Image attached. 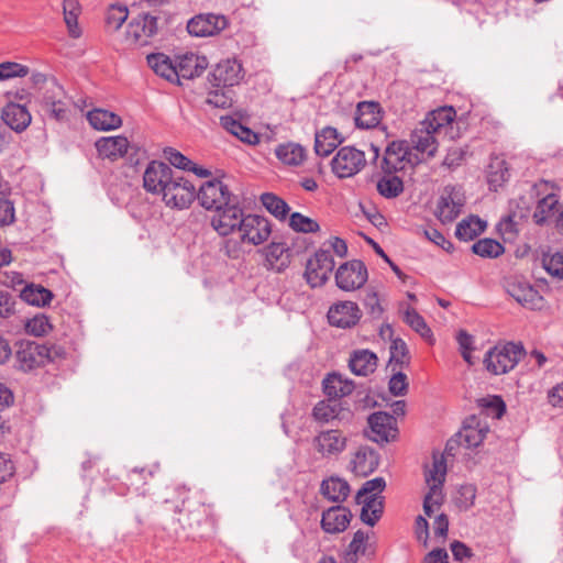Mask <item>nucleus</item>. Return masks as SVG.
<instances>
[{
	"label": "nucleus",
	"mask_w": 563,
	"mask_h": 563,
	"mask_svg": "<svg viewBox=\"0 0 563 563\" xmlns=\"http://www.w3.org/2000/svg\"><path fill=\"white\" fill-rule=\"evenodd\" d=\"M277 158L286 165L298 166L306 158V150L297 143H286L277 146Z\"/></svg>",
	"instance_id": "58836bf2"
},
{
	"label": "nucleus",
	"mask_w": 563,
	"mask_h": 563,
	"mask_svg": "<svg viewBox=\"0 0 563 563\" xmlns=\"http://www.w3.org/2000/svg\"><path fill=\"white\" fill-rule=\"evenodd\" d=\"M509 172L505 159L494 157L490 161L487 173V180L494 190H497L504 183L508 180Z\"/></svg>",
	"instance_id": "c03bdc74"
},
{
	"label": "nucleus",
	"mask_w": 563,
	"mask_h": 563,
	"mask_svg": "<svg viewBox=\"0 0 563 563\" xmlns=\"http://www.w3.org/2000/svg\"><path fill=\"white\" fill-rule=\"evenodd\" d=\"M465 196L461 187L445 186L437 203L435 216L442 223L453 222L462 212Z\"/></svg>",
	"instance_id": "f8f14e48"
},
{
	"label": "nucleus",
	"mask_w": 563,
	"mask_h": 563,
	"mask_svg": "<svg viewBox=\"0 0 563 563\" xmlns=\"http://www.w3.org/2000/svg\"><path fill=\"white\" fill-rule=\"evenodd\" d=\"M262 205L265 209L278 220H286L289 207L285 200L274 194L266 192L261 196Z\"/></svg>",
	"instance_id": "a18cd8bd"
},
{
	"label": "nucleus",
	"mask_w": 563,
	"mask_h": 563,
	"mask_svg": "<svg viewBox=\"0 0 563 563\" xmlns=\"http://www.w3.org/2000/svg\"><path fill=\"white\" fill-rule=\"evenodd\" d=\"M386 486L383 477H375L364 483L363 487L356 494V503L362 504L363 499L369 496H377Z\"/></svg>",
	"instance_id": "bf43d9fd"
},
{
	"label": "nucleus",
	"mask_w": 563,
	"mask_h": 563,
	"mask_svg": "<svg viewBox=\"0 0 563 563\" xmlns=\"http://www.w3.org/2000/svg\"><path fill=\"white\" fill-rule=\"evenodd\" d=\"M354 387L353 380L338 373L329 374L323 380V391L333 400L352 394Z\"/></svg>",
	"instance_id": "7c9ffc66"
},
{
	"label": "nucleus",
	"mask_w": 563,
	"mask_h": 563,
	"mask_svg": "<svg viewBox=\"0 0 563 563\" xmlns=\"http://www.w3.org/2000/svg\"><path fill=\"white\" fill-rule=\"evenodd\" d=\"M288 224L295 232L300 233H316L320 230V225L314 219L303 216L300 212L291 213Z\"/></svg>",
	"instance_id": "09e8293b"
},
{
	"label": "nucleus",
	"mask_w": 563,
	"mask_h": 563,
	"mask_svg": "<svg viewBox=\"0 0 563 563\" xmlns=\"http://www.w3.org/2000/svg\"><path fill=\"white\" fill-rule=\"evenodd\" d=\"M207 102L217 108H229L233 102L231 88H217L208 93Z\"/></svg>",
	"instance_id": "6e6d98bb"
},
{
	"label": "nucleus",
	"mask_w": 563,
	"mask_h": 563,
	"mask_svg": "<svg viewBox=\"0 0 563 563\" xmlns=\"http://www.w3.org/2000/svg\"><path fill=\"white\" fill-rule=\"evenodd\" d=\"M29 74V68L14 62H4L0 64V80L14 77H24Z\"/></svg>",
	"instance_id": "e2e57ef3"
},
{
	"label": "nucleus",
	"mask_w": 563,
	"mask_h": 563,
	"mask_svg": "<svg viewBox=\"0 0 563 563\" xmlns=\"http://www.w3.org/2000/svg\"><path fill=\"white\" fill-rule=\"evenodd\" d=\"M362 317L357 303L353 301H340L332 305L328 311L330 324L338 328H351L355 325Z\"/></svg>",
	"instance_id": "412c9836"
},
{
	"label": "nucleus",
	"mask_w": 563,
	"mask_h": 563,
	"mask_svg": "<svg viewBox=\"0 0 563 563\" xmlns=\"http://www.w3.org/2000/svg\"><path fill=\"white\" fill-rule=\"evenodd\" d=\"M265 265L277 273L284 272L290 264L291 254L284 243L272 242L264 249Z\"/></svg>",
	"instance_id": "a878e982"
},
{
	"label": "nucleus",
	"mask_w": 563,
	"mask_h": 563,
	"mask_svg": "<svg viewBox=\"0 0 563 563\" xmlns=\"http://www.w3.org/2000/svg\"><path fill=\"white\" fill-rule=\"evenodd\" d=\"M87 119L93 129L100 131L114 130L120 128L122 124V120L118 114L103 109H93L89 111Z\"/></svg>",
	"instance_id": "e433bc0d"
},
{
	"label": "nucleus",
	"mask_w": 563,
	"mask_h": 563,
	"mask_svg": "<svg viewBox=\"0 0 563 563\" xmlns=\"http://www.w3.org/2000/svg\"><path fill=\"white\" fill-rule=\"evenodd\" d=\"M352 517V512L346 507H330L322 512L321 528L327 533H341L346 530Z\"/></svg>",
	"instance_id": "4be33fe9"
},
{
	"label": "nucleus",
	"mask_w": 563,
	"mask_h": 563,
	"mask_svg": "<svg viewBox=\"0 0 563 563\" xmlns=\"http://www.w3.org/2000/svg\"><path fill=\"white\" fill-rule=\"evenodd\" d=\"M472 250L482 257H497L504 253V246L493 239H483L473 244Z\"/></svg>",
	"instance_id": "603ef678"
},
{
	"label": "nucleus",
	"mask_w": 563,
	"mask_h": 563,
	"mask_svg": "<svg viewBox=\"0 0 563 563\" xmlns=\"http://www.w3.org/2000/svg\"><path fill=\"white\" fill-rule=\"evenodd\" d=\"M558 202L559 201L554 195H548L547 197L542 198L538 202L533 212V220L536 223L543 224L552 216H554Z\"/></svg>",
	"instance_id": "de8ad7c7"
},
{
	"label": "nucleus",
	"mask_w": 563,
	"mask_h": 563,
	"mask_svg": "<svg viewBox=\"0 0 563 563\" xmlns=\"http://www.w3.org/2000/svg\"><path fill=\"white\" fill-rule=\"evenodd\" d=\"M320 492L329 501L343 503L350 495L351 489L345 479L331 476L322 481Z\"/></svg>",
	"instance_id": "2f4dec72"
},
{
	"label": "nucleus",
	"mask_w": 563,
	"mask_h": 563,
	"mask_svg": "<svg viewBox=\"0 0 563 563\" xmlns=\"http://www.w3.org/2000/svg\"><path fill=\"white\" fill-rule=\"evenodd\" d=\"M361 520L368 525L374 526L383 515L384 503L380 496H369L363 499Z\"/></svg>",
	"instance_id": "ea45409f"
},
{
	"label": "nucleus",
	"mask_w": 563,
	"mask_h": 563,
	"mask_svg": "<svg viewBox=\"0 0 563 563\" xmlns=\"http://www.w3.org/2000/svg\"><path fill=\"white\" fill-rule=\"evenodd\" d=\"M380 121V109L378 103L363 101L357 104L355 124L362 129L375 128Z\"/></svg>",
	"instance_id": "f704fd0d"
},
{
	"label": "nucleus",
	"mask_w": 563,
	"mask_h": 563,
	"mask_svg": "<svg viewBox=\"0 0 563 563\" xmlns=\"http://www.w3.org/2000/svg\"><path fill=\"white\" fill-rule=\"evenodd\" d=\"M147 64L156 75L170 82H177L176 62L174 63L169 56L163 53L150 54Z\"/></svg>",
	"instance_id": "72a5a7b5"
},
{
	"label": "nucleus",
	"mask_w": 563,
	"mask_h": 563,
	"mask_svg": "<svg viewBox=\"0 0 563 563\" xmlns=\"http://www.w3.org/2000/svg\"><path fill=\"white\" fill-rule=\"evenodd\" d=\"M405 321L422 338L429 340L432 336L430 328L424 319L413 309H407L405 312Z\"/></svg>",
	"instance_id": "5fc2aeb1"
},
{
	"label": "nucleus",
	"mask_w": 563,
	"mask_h": 563,
	"mask_svg": "<svg viewBox=\"0 0 563 563\" xmlns=\"http://www.w3.org/2000/svg\"><path fill=\"white\" fill-rule=\"evenodd\" d=\"M25 331L34 336H43L53 330V325L47 316L43 313L35 314L25 322Z\"/></svg>",
	"instance_id": "8fccbe9b"
},
{
	"label": "nucleus",
	"mask_w": 563,
	"mask_h": 563,
	"mask_svg": "<svg viewBox=\"0 0 563 563\" xmlns=\"http://www.w3.org/2000/svg\"><path fill=\"white\" fill-rule=\"evenodd\" d=\"M161 196L166 206L186 209L196 198V188L190 180L175 173Z\"/></svg>",
	"instance_id": "0eeeda50"
},
{
	"label": "nucleus",
	"mask_w": 563,
	"mask_h": 563,
	"mask_svg": "<svg viewBox=\"0 0 563 563\" xmlns=\"http://www.w3.org/2000/svg\"><path fill=\"white\" fill-rule=\"evenodd\" d=\"M96 148L100 157L114 161L128 153L129 141L121 135L101 137L96 142Z\"/></svg>",
	"instance_id": "bb28decb"
},
{
	"label": "nucleus",
	"mask_w": 563,
	"mask_h": 563,
	"mask_svg": "<svg viewBox=\"0 0 563 563\" xmlns=\"http://www.w3.org/2000/svg\"><path fill=\"white\" fill-rule=\"evenodd\" d=\"M446 477V461L443 454L433 453L431 464L424 466V482L429 492L423 499V511L428 517L440 508L444 500L443 484Z\"/></svg>",
	"instance_id": "f03ea898"
},
{
	"label": "nucleus",
	"mask_w": 563,
	"mask_h": 563,
	"mask_svg": "<svg viewBox=\"0 0 563 563\" xmlns=\"http://www.w3.org/2000/svg\"><path fill=\"white\" fill-rule=\"evenodd\" d=\"M476 487L472 484L462 485L456 494L455 504L461 510H468L474 506Z\"/></svg>",
	"instance_id": "13d9d810"
},
{
	"label": "nucleus",
	"mask_w": 563,
	"mask_h": 563,
	"mask_svg": "<svg viewBox=\"0 0 563 563\" xmlns=\"http://www.w3.org/2000/svg\"><path fill=\"white\" fill-rule=\"evenodd\" d=\"M363 305L367 313L373 319H380L384 313V307L378 291L374 287H368L365 290Z\"/></svg>",
	"instance_id": "3c124183"
},
{
	"label": "nucleus",
	"mask_w": 563,
	"mask_h": 563,
	"mask_svg": "<svg viewBox=\"0 0 563 563\" xmlns=\"http://www.w3.org/2000/svg\"><path fill=\"white\" fill-rule=\"evenodd\" d=\"M377 191L385 198H395L404 190L402 180L394 174H386L376 185Z\"/></svg>",
	"instance_id": "49530a36"
},
{
	"label": "nucleus",
	"mask_w": 563,
	"mask_h": 563,
	"mask_svg": "<svg viewBox=\"0 0 563 563\" xmlns=\"http://www.w3.org/2000/svg\"><path fill=\"white\" fill-rule=\"evenodd\" d=\"M311 416L314 421L323 424L332 421L350 424L354 413L349 407H344L342 402L329 398L318 401L312 408Z\"/></svg>",
	"instance_id": "2eb2a0df"
},
{
	"label": "nucleus",
	"mask_w": 563,
	"mask_h": 563,
	"mask_svg": "<svg viewBox=\"0 0 563 563\" xmlns=\"http://www.w3.org/2000/svg\"><path fill=\"white\" fill-rule=\"evenodd\" d=\"M164 155L176 168L188 170V168L192 167V162L175 148H165Z\"/></svg>",
	"instance_id": "0e129e2a"
},
{
	"label": "nucleus",
	"mask_w": 563,
	"mask_h": 563,
	"mask_svg": "<svg viewBox=\"0 0 563 563\" xmlns=\"http://www.w3.org/2000/svg\"><path fill=\"white\" fill-rule=\"evenodd\" d=\"M65 96L67 95L64 88L54 78H51L49 82H47V88H45L42 95L41 107L44 108L49 104L51 101L56 102Z\"/></svg>",
	"instance_id": "680f3d73"
},
{
	"label": "nucleus",
	"mask_w": 563,
	"mask_h": 563,
	"mask_svg": "<svg viewBox=\"0 0 563 563\" xmlns=\"http://www.w3.org/2000/svg\"><path fill=\"white\" fill-rule=\"evenodd\" d=\"M366 165L365 153L354 146L341 147L331 161V169L339 178L358 174Z\"/></svg>",
	"instance_id": "39448f33"
},
{
	"label": "nucleus",
	"mask_w": 563,
	"mask_h": 563,
	"mask_svg": "<svg viewBox=\"0 0 563 563\" xmlns=\"http://www.w3.org/2000/svg\"><path fill=\"white\" fill-rule=\"evenodd\" d=\"M244 212L238 203H229L218 210L211 218V227L222 236L238 233Z\"/></svg>",
	"instance_id": "f3484780"
},
{
	"label": "nucleus",
	"mask_w": 563,
	"mask_h": 563,
	"mask_svg": "<svg viewBox=\"0 0 563 563\" xmlns=\"http://www.w3.org/2000/svg\"><path fill=\"white\" fill-rule=\"evenodd\" d=\"M367 539L368 537L365 532L357 530L349 545L347 555H363L366 551Z\"/></svg>",
	"instance_id": "69168bd1"
},
{
	"label": "nucleus",
	"mask_w": 563,
	"mask_h": 563,
	"mask_svg": "<svg viewBox=\"0 0 563 563\" xmlns=\"http://www.w3.org/2000/svg\"><path fill=\"white\" fill-rule=\"evenodd\" d=\"M411 164V154L405 141H393L385 151L380 168L385 174H394Z\"/></svg>",
	"instance_id": "aec40b11"
},
{
	"label": "nucleus",
	"mask_w": 563,
	"mask_h": 563,
	"mask_svg": "<svg viewBox=\"0 0 563 563\" xmlns=\"http://www.w3.org/2000/svg\"><path fill=\"white\" fill-rule=\"evenodd\" d=\"M228 24V19L223 14L201 13L188 21L187 30L194 36L207 37L219 34Z\"/></svg>",
	"instance_id": "a211bd4d"
},
{
	"label": "nucleus",
	"mask_w": 563,
	"mask_h": 563,
	"mask_svg": "<svg viewBox=\"0 0 563 563\" xmlns=\"http://www.w3.org/2000/svg\"><path fill=\"white\" fill-rule=\"evenodd\" d=\"M379 464L378 455L369 448H360L352 460L353 472L360 476L373 473Z\"/></svg>",
	"instance_id": "473e14b6"
},
{
	"label": "nucleus",
	"mask_w": 563,
	"mask_h": 563,
	"mask_svg": "<svg viewBox=\"0 0 563 563\" xmlns=\"http://www.w3.org/2000/svg\"><path fill=\"white\" fill-rule=\"evenodd\" d=\"M377 362L378 358L374 352L361 349L352 352L349 366L355 375L367 376L375 372Z\"/></svg>",
	"instance_id": "c85d7f7f"
},
{
	"label": "nucleus",
	"mask_w": 563,
	"mask_h": 563,
	"mask_svg": "<svg viewBox=\"0 0 563 563\" xmlns=\"http://www.w3.org/2000/svg\"><path fill=\"white\" fill-rule=\"evenodd\" d=\"M42 110L57 121L67 120L69 114V98L65 96L56 102L51 101L49 104L42 108Z\"/></svg>",
	"instance_id": "4d7b16f0"
},
{
	"label": "nucleus",
	"mask_w": 563,
	"mask_h": 563,
	"mask_svg": "<svg viewBox=\"0 0 563 563\" xmlns=\"http://www.w3.org/2000/svg\"><path fill=\"white\" fill-rule=\"evenodd\" d=\"M343 142L342 135L335 128L325 126L314 136V151L320 156L330 155Z\"/></svg>",
	"instance_id": "c756f323"
},
{
	"label": "nucleus",
	"mask_w": 563,
	"mask_h": 563,
	"mask_svg": "<svg viewBox=\"0 0 563 563\" xmlns=\"http://www.w3.org/2000/svg\"><path fill=\"white\" fill-rule=\"evenodd\" d=\"M488 430L486 422H482L476 417H471L459 432L460 443L466 448H476L484 441Z\"/></svg>",
	"instance_id": "393cba45"
},
{
	"label": "nucleus",
	"mask_w": 563,
	"mask_h": 563,
	"mask_svg": "<svg viewBox=\"0 0 563 563\" xmlns=\"http://www.w3.org/2000/svg\"><path fill=\"white\" fill-rule=\"evenodd\" d=\"M129 16L128 7L120 3L110 4L104 12V24L108 32H117Z\"/></svg>",
	"instance_id": "79ce46f5"
},
{
	"label": "nucleus",
	"mask_w": 563,
	"mask_h": 563,
	"mask_svg": "<svg viewBox=\"0 0 563 563\" xmlns=\"http://www.w3.org/2000/svg\"><path fill=\"white\" fill-rule=\"evenodd\" d=\"M221 125L230 134L249 145H255L260 142L257 133L252 131L250 128L243 125L240 121L235 120L230 115L221 117Z\"/></svg>",
	"instance_id": "c9c22d12"
},
{
	"label": "nucleus",
	"mask_w": 563,
	"mask_h": 563,
	"mask_svg": "<svg viewBox=\"0 0 563 563\" xmlns=\"http://www.w3.org/2000/svg\"><path fill=\"white\" fill-rule=\"evenodd\" d=\"M20 296L23 301L38 307L49 303L53 298V294L48 289L33 284L25 286Z\"/></svg>",
	"instance_id": "37998d69"
},
{
	"label": "nucleus",
	"mask_w": 563,
	"mask_h": 563,
	"mask_svg": "<svg viewBox=\"0 0 563 563\" xmlns=\"http://www.w3.org/2000/svg\"><path fill=\"white\" fill-rule=\"evenodd\" d=\"M505 289L519 305L530 310H540L545 300L540 292L525 278L510 277L505 282Z\"/></svg>",
	"instance_id": "423d86ee"
},
{
	"label": "nucleus",
	"mask_w": 563,
	"mask_h": 563,
	"mask_svg": "<svg viewBox=\"0 0 563 563\" xmlns=\"http://www.w3.org/2000/svg\"><path fill=\"white\" fill-rule=\"evenodd\" d=\"M522 356V347L507 343L489 350L484 360L487 371L501 375L511 371Z\"/></svg>",
	"instance_id": "20e7f679"
},
{
	"label": "nucleus",
	"mask_w": 563,
	"mask_h": 563,
	"mask_svg": "<svg viewBox=\"0 0 563 563\" xmlns=\"http://www.w3.org/2000/svg\"><path fill=\"white\" fill-rule=\"evenodd\" d=\"M157 18L142 13L131 20L125 32V43L129 47H142L157 33Z\"/></svg>",
	"instance_id": "1a4fd4ad"
},
{
	"label": "nucleus",
	"mask_w": 563,
	"mask_h": 563,
	"mask_svg": "<svg viewBox=\"0 0 563 563\" xmlns=\"http://www.w3.org/2000/svg\"><path fill=\"white\" fill-rule=\"evenodd\" d=\"M1 118L15 132L24 131L32 120L26 107L19 103L7 104L2 110Z\"/></svg>",
	"instance_id": "cd10ccee"
},
{
	"label": "nucleus",
	"mask_w": 563,
	"mask_h": 563,
	"mask_svg": "<svg viewBox=\"0 0 563 563\" xmlns=\"http://www.w3.org/2000/svg\"><path fill=\"white\" fill-rule=\"evenodd\" d=\"M238 231L242 243L260 245L267 241L272 233L269 221L257 214H244Z\"/></svg>",
	"instance_id": "ddd939ff"
},
{
	"label": "nucleus",
	"mask_w": 563,
	"mask_h": 563,
	"mask_svg": "<svg viewBox=\"0 0 563 563\" xmlns=\"http://www.w3.org/2000/svg\"><path fill=\"white\" fill-rule=\"evenodd\" d=\"M65 355L66 351L60 345L38 344L31 341L20 342L16 350L19 367L25 372L44 366L49 362L64 358Z\"/></svg>",
	"instance_id": "7ed1b4c3"
},
{
	"label": "nucleus",
	"mask_w": 563,
	"mask_h": 563,
	"mask_svg": "<svg viewBox=\"0 0 563 563\" xmlns=\"http://www.w3.org/2000/svg\"><path fill=\"white\" fill-rule=\"evenodd\" d=\"M424 236L434 243L435 245L440 246L446 252H450L453 249V245L450 241H448L444 235L438 231L437 229H427L424 230Z\"/></svg>",
	"instance_id": "774afa93"
},
{
	"label": "nucleus",
	"mask_w": 563,
	"mask_h": 563,
	"mask_svg": "<svg viewBox=\"0 0 563 563\" xmlns=\"http://www.w3.org/2000/svg\"><path fill=\"white\" fill-rule=\"evenodd\" d=\"M367 279V268L360 260L345 262L335 272V284L343 291H355L362 288Z\"/></svg>",
	"instance_id": "9b49d317"
},
{
	"label": "nucleus",
	"mask_w": 563,
	"mask_h": 563,
	"mask_svg": "<svg viewBox=\"0 0 563 563\" xmlns=\"http://www.w3.org/2000/svg\"><path fill=\"white\" fill-rule=\"evenodd\" d=\"M456 111L453 107H441L427 114L411 133L413 147L428 156H434L440 136L454 139L453 123Z\"/></svg>",
	"instance_id": "f257e3e1"
},
{
	"label": "nucleus",
	"mask_w": 563,
	"mask_h": 563,
	"mask_svg": "<svg viewBox=\"0 0 563 563\" xmlns=\"http://www.w3.org/2000/svg\"><path fill=\"white\" fill-rule=\"evenodd\" d=\"M542 265L551 276L563 279V253L556 252L551 255H544Z\"/></svg>",
	"instance_id": "052dcab7"
},
{
	"label": "nucleus",
	"mask_w": 563,
	"mask_h": 563,
	"mask_svg": "<svg viewBox=\"0 0 563 563\" xmlns=\"http://www.w3.org/2000/svg\"><path fill=\"white\" fill-rule=\"evenodd\" d=\"M63 13L69 36L73 38L80 37L81 29L78 24V16L81 13V7L78 0H64Z\"/></svg>",
	"instance_id": "4c0bfd02"
},
{
	"label": "nucleus",
	"mask_w": 563,
	"mask_h": 563,
	"mask_svg": "<svg viewBox=\"0 0 563 563\" xmlns=\"http://www.w3.org/2000/svg\"><path fill=\"white\" fill-rule=\"evenodd\" d=\"M174 175V170L167 164L152 161L144 170L143 187L147 192L162 195Z\"/></svg>",
	"instance_id": "dca6fc26"
},
{
	"label": "nucleus",
	"mask_w": 563,
	"mask_h": 563,
	"mask_svg": "<svg viewBox=\"0 0 563 563\" xmlns=\"http://www.w3.org/2000/svg\"><path fill=\"white\" fill-rule=\"evenodd\" d=\"M196 197L200 205L207 210H218L231 202L232 195L222 180L212 179L203 183Z\"/></svg>",
	"instance_id": "4468645a"
},
{
	"label": "nucleus",
	"mask_w": 563,
	"mask_h": 563,
	"mask_svg": "<svg viewBox=\"0 0 563 563\" xmlns=\"http://www.w3.org/2000/svg\"><path fill=\"white\" fill-rule=\"evenodd\" d=\"M408 383L407 377L401 372H396L389 380V390L395 396L404 395L407 390Z\"/></svg>",
	"instance_id": "338daca9"
},
{
	"label": "nucleus",
	"mask_w": 563,
	"mask_h": 563,
	"mask_svg": "<svg viewBox=\"0 0 563 563\" xmlns=\"http://www.w3.org/2000/svg\"><path fill=\"white\" fill-rule=\"evenodd\" d=\"M347 438L339 429L320 431L312 440L314 450L322 457L340 455L346 448Z\"/></svg>",
	"instance_id": "6ab92c4d"
},
{
	"label": "nucleus",
	"mask_w": 563,
	"mask_h": 563,
	"mask_svg": "<svg viewBox=\"0 0 563 563\" xmlns=\"http://www.w3.org/2000/svg\"><path fill=\"white\" fill-rule=\"evenodd\" d=\"M368 424L373 432L375 442H387L397 434L396 421L394 416L378 411L368 417Z\"/></svg>",
	"instance_id": "5701e85b"
},
{
	"label": "nucleus",
	"mask_w": 563,
	"mask_h": 563,
	"mask_svg": "<svg viewBox=\"0 0 563 563\" xmlns=\"http://www.w3.org/2000/svg\"><path fill=\"white\" fill-rule=\"evenodd\" d=\"M389 363L393 372L396 371V366L401 367L409 363L408 349L401 339H394L391 341Z\"/></svg>",
	"instance_id": "864d4df0"
},
{
	"label": "nucleus",
	"mask_w": 563,
	"mask_h": 563,
	"mask_svg": "<svg viewBox=\"0 0 563 563\" xmlns=\"http://www.w3.org/2000/svg\"><path fill=\"white\" fill-rule=\"evenodd\" d=\"M334 265L330 251L318 250L307 262L303 274L306 282L312 288L323 286L328 282Z\"/></svg>",
	"instance_id": "9d476101"
},
{
	"label": "nucleus",
	"mask_w": 563,
	"mask_h": 563,
	"mask_svg": "<svg viewBox=\"0 0 563 563\" xmlns=\"http://www.w3.org/2000/svg\"><path fill=\"white\" fill-rule=\"evenodd\" d=\"M208 62L205 56L195 53H186L176 58L177 82L180 78L192 79L200 76L207 68Z\"/></svg>",
	"instance_id": "b1692460"
},
{
	"label": "nucleus",
	"mask_w": 563,
	"mask_h": 563,
	"mask_svg": "<svg viewBox=\"0 0 563 563\" xmlns=\"http://www.w3.org/2000/svg\"><path fill=\"white\" fill-rule=\"evenodd\" d=\"M245 71L242 63L235 58L220 60L209 74V81L216 88H232L244 79Z\"/></svg>",
	"instance_id": "6e6552de"
},
{
	"label": "nucleus",
	"mask_w": 563,
	"mask_h": 563,
	"mask_svg": "<svg viewBox=\"0 0 563 563\" xmlns=\"http://www.w3.org/2000/svg\"><path fill=\"white\" fill-rule=\"evenodd\" d=\"M486 228V223L478 217H468L462 220L455 231V235L461 241H471L479 235Z\"/></svg>",
	"instance_id": "a19ab883"
}]
</instances>
